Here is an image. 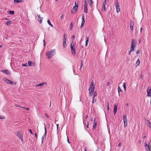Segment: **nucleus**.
I'll use <instances>...</instances> for the list:
<instances>
[{
    "label": "nucleus",
    "mask_w": 151,
    "mask_h": 151,
    "mask_svg": "<svg viewBox=\"0 0 151 151\" xmlns=\"http://www.w3.org/2000/svg\"><path fill=\"white\" fill-rule=\"evenodd\" d=\"M55 50H51L46 52V55L47 56V58L50 59L54 55V53L55 52Z\"/></svg>",
    "instance_id": "1"
},
{
    "label": "nucleus",
    "mask_w": 151,
    "mask_h": 151,
    "mask_svg": "<svg viewBox=\"0 0 151 151\" xmlns=\"http://www.w3.org/2000/svg\"><path fill=\"white\" fill-rule=\"evenodd\" d=\"M74 45H75L73 44V41L71 44L70 48L72 54L73 55H75L76 54V49Z\"/></svg>",
    "instance_id": "2"
},
{
    "label": "nucleus",
    "mask_w": 151,
    "mask_h": 151,
    "mask_svg": "<svg viewBox=\"0 0 151 151\" xmlns=\"http://www.w3.org/2000/svg\"><path fill=\"white\" fill-rule=\"evenodd\" d=\"M115 6L116 7V12L118 13L120 11V8L118 0L116 1Z\"/></svg>",
    "instance_id": "3"
},
{
    "label": "nucleus",
    "mask_w": 151,
    "mask_h": 151,
    "mask_svg": "<svg viewBox=\"0 0 151 151\" xmlns=\"http://www.w3.org/2000/svg\"><path fill=\"white\" fill-rule=\"evenodd\" d=\"M22 141L23 139V136L21 132L20 133V132H16L15 134Z\"/></svg>",
    "instance_id": "4"
},
{
    "label": "nucleus",
    "mask_w": 151,
    "mask_h": 151,
    "mask_svg": "<svg viewBox=\"0 0 151 151\" xmlns=\"http://www.w3.org/2000/svg\"><path fill=\"white\" fill-rule=\"evenodd\" d=\"M150 142L148 143V144L147 145L146 142L145 144V147L146 148L147 151H150Z\"/></svg>",
    "instance_id": "5"
},
{
    "label": "nucleus",
    "mask_w": 151,
    "mask_h": 151,
    "mask_svg": "<svg viewBox=\"0 0 151 151\" xmlns=\"http://www.w3.org/2000/svg\"><path fill=\"white\" fill-rule=\"evenodd\" d=\"M137 45V42L134 39H132L131 40V46L133 47H136Z\"/></svg>",
    "instance_id": "6"
},
{
    "label": "nucleus",
    "mask_w": 151,
    "mask_h": 151,
    "mask_svg": "<svg viewBox=\"0 0 151 151\" xmlns=\"http://www.w3.org/2000/svg\"><path fill=\"white\" fill-rule=\"evenodd\" d=\"M147 96H151V88L149 87H148L147 89Z\"/></svg>",
    "instance_id": "7"
},
{
    "label": "nucleus",
    "mask_w": 151,
    "mask_h": 151,
    "mask_svg": "<svg viewBox=\"0 0 151 151\" xmlns=\"http://www.w3.org/2000/svg\"><path fill=\"white\" fill-rule=\"evenodd\" d=\"M118 105L115 104L114 105V115H115L117 111V106H118Z\"/></svg>",
    "instance_id": "8"
},
{
    "label": "nucleus",
    "mask_w": 151,
    "mask_h": 151,
    "mask_svg": "<svg viewBox=\"0 0 151 151\" xmlns=\"http://www.w3.org/2000/svg\"><path fill=\"white\" fill-rule=\"evenodd\" d=\"M37 16H38V19H37L39 21V22L40 24H41L42 23V20L43 19V18L40 17V15L37 14Z\"/></svg>",
    "instance_id": "9"
},
{
    "label": "nucleus",
    "mask_w": 151,
    "mask_h": 151,
    "mask_svg": "<svg viewBox=\"0 0 151 151\" xmlns=\"http://www.w3.org/2000/svg\"><path fill=\"white\" fill-rule=\"evenodd\" d=\"M1 71L6 74L11 75L9 71L7 70H1Z\"/></svg>",
    "instance_id": "10"
},
{
    "label": "nucleus",
    "mask_w": 151,
    "mask_h": 151,
    "mask_svg": "<svg viewBox=\"0 0 151 151\" xmlns=\"http://www.w3.org/2000/svg\"><path fill=\"white\" fill-rule=\"evenodd\" d=\"M123 119L124 121V123L126 122H127V119L126 116V114H124L123 116Z\"/></svg>",
    "instance_id": "11"
},
{
    "label": "nucleus",
    "mask_w": 151,
    "mask_h": 151,
    "mask_svg": "<svg viewBox=\"0 0 151 151\" xmlns=\"http://www.w3.org/2000/svg\"><path fill=\"white\" fill-rule=\"evenodd\" d=\"M95 119H94V123L93 125V130H94L96 128V127L97 125V122H95Z\"/></svg>",
    "instance_id": "12"
},
{
    "label": "nucleus",
    "mask_w": 151,
    "mask_h": 151,
    "mask_svg": "<svg viewBox=\"0 0 151 151\" xmlns=\"http://www.w3.org/2000/svg\"><path fill=\"white\" fill-rule=\"evenodd\" d=\"M23 0H14V2L16 4H17L23 1Z\"/></svg>",
    "instance_id": "13"
},
{
    "label": "nucleus",
    "mask_w": 151,
    "mask_h": 151,
    "mask_svg": "<svg viewBox=\"0 0 151 151\" xmlns=\"http://www.w3.org/2000/svg\"><path fill=\"white\" fill-rule=\"evenodd\" d=\"M87 6L88 5H84V12L86 13H87V12H88V8H87Z\"/></svg>",
    "instance_id": "14"
},
{
    "label": "nucleus",
    "mask_w": 151,
    "mask_h": 151,
    "mask_svg": "<svg viewBox=\"0 0 151 151\" xmlns=\"http://www.w3.org/2000/svg\"><path fill=\"white\" fill-rule=\"evenodd\" d=\"M94 87H90L89 91H91V92H94Z\"/></svg>",
    "instance_id": "15"
},
{
    "label": "nucleus",
    "mask_w": 151,
    "mask_h": 151,
    "mask_svg": "<svg viewBox=\"0 0 151 151\" xmlns=\"http://www.w3.org/2000/svg\"><path fill=\"white\" fill-rule=\"evenodd\" d=\"M78 5L74 6L73 8V10H74L75 12H76L78 10Z\"/></svg>",
    "instance_id": "16"
},
{
    "label": "nucleus",
    "mask_w": 151,
    "mask_h": 151,
    "mask_svg": "<svg viewBox=\"0 0 151 151\" xmlns=\"http://www.w3.org/2000/svg\"><path fill=\"white\" fill-rule=\"evenodd\" d=\"M85 40H86L85 45L86 46H87V45L88 43V41H89L88 37H86L85 38Z\"/></svg>",
    "instance_id": "17"
},
{
    "label": "nucleus",
    "mask_w": 151,
    "mask_h": 151,
    "mask_svg": "<svg viewBox=\"0 0 151 151\" xmlns=\"http://www.w3.org/2000/svg\"><path fill=\"white\" fill-rule=\"evenodd\" d=\"M3 80H4L8 84H10L11 81L8 80L6 78H3Z\"/></svg>",
    "instance_id": "18"
},
{
    "label": "nucleus",
    "mask_w": 151,
    "mask_h": 151,
    "mask_svg": "<svg viewBox=\"0 0 151 151\" xmlns=\"http://www.w3.org/2000/svg\"><path fill=\"white\" fill-rule=\"evenodd\" d=\"M28 64L29 66H32L34 65V64L32 62L30 61H29L28 62Z\"/></svg>",
    "instance_id": "19"
},
{
    "label": "nucleus",
    "mask_w": 151,
    "mask_h": 151,
    "mask_svg": "<svg viewBox=\"0 0 151 151\" xmlns=\"http://www.w3.org/2000/svg\"><path fill=\"white\" fill-rule=\"evenodd\" d=\"M46 137V134H44V135L42 136V143L43 142L44 139H45Z\"/></svg>",
    "instance_id": "20"
},
{
    "label": "nucleus",
    "mask_w": 151,
    "mask_h": 151,
    "mask_svg": "<svg viewBox=\"0 0 151 151\" xmlns=\"http://www.w3.org/2000/svg\"><path fill=\"white\" fill-rule=\"evenodd\" d=\"M118 91L119 93V96H120V92H122V90L121 89L119 86L118 87Z\"/></svg>",
    "instance_id": "21"
},
{
    "label": "nucleus",
    "mask_w": 151,
    "mask_h": 151,
    "mask_svg": "<svg viewBox=\"0 0 151 151\" xmlns=\"http://www.w3.org/2000/svg\"><path fill=\"white\" fill-rule=\"evenodd\" d=\"M102 11L103 12H104L106 11L105 5H103L102 7Z\"/></svg>",
    "instance_id": "22"
},
{
    "label": "nucleus",
    "mask_w": 151,
    "mask_h": 151,
    "mask_svg": "<svg viewBox=\"0 0 151 151\" xmlns=\"http://www.w3.org/2000/svg\"><path fill=\"white\" fill-rule=\"evenodd\" d=\"M73 22H72L70 25V30H71L72 29L73 27Z\"/></svg>",
    "instance_id": "23"
},
{
    "label": "nucleus",
    "mask_w": 151,
    "mask_h": 151,
    "mask_svg": "<svg viewBox=\"0 0 151 151\" xmlns=\"http://www.w3.org/2000/svg\"><path fill=\"white\" fill-rule=\"evenodd\" d=\"M8 13L11 15H13L14 13V12L13 11H8Z\"/></svg>",
    "instance_id": "24"
},
{
    "label": "nucleus",
    "mask_w": 151,
    "mask_h": 151,
    "mask_svg": "<svg viewBox=\"0 0 151 151\" xmlns=\"http://www.w3.org/2000/svg\"><path fill=\"white\" fill-rule=\"evenodd\" d=\"M63 42H66V36L65 35V34H64L63 36Z\"/></svg>",
    "instance_id": "25"
},
{
    "label": "nucleus",
    "mask_w": 151,
    "mask_h": 151,
    "mask_svg": "<svg viewBox=\"0 0 151 151\" xmlns=\"http://www.w3.org/2000/svg\"><path fill=\"white\" fill-rule=\"evenodd\" d=\"M47 22L48 24L52 27H53V25L51 24L50 22L49 19H48L47 21Z\"/></svg>",
    "instance_id": "26"
},
{
    "label": "nucleus",
    "mask_w": 151,
    "mask_h": 151,
    "mask_svg": "<svg viewBox=\"0 0 151 151\" xmlns=\"http://www.w3.org/2000/svg\"><path fill=\"white\" fill-rule=\"evenodd\" d=\"M147 122H148V123L147 124L148 126L151 129V123L148 120H147Z\"/></svg>",
    "instance_id": "27"
},
{
    "label": "nucleus",
    "mask_w": 151,
    "mask_h": 151,
    "mask_svg": "<svg viewBox=\"0 0 151 151\" xmlns=\"http://www.w3.org/2000/svg\"><path fill=\"white\" fill-rule=\"evenodd\" d=\"M130 26H134V22L132 20H131L130 21Z\"/></svg>",
    "instance_id": "28"
},
{
    "label": "nucleus",
    "mask_w": 151,
    "mask_h": 151,
    "mask_svg": "<svg viewBox=\"0 0 151 151\" xmlns=\"http://www.w3.org/2000/svg\"><path fill=\"white\" fill-rule=\"evenodd\" d=\"M6 24L8 26L11 23V21L9 20L6 22Z\"/></svg>",
    "instance_id": "29"
},
{
    "label": "nucleus",
    "mask_w": 151,
    "mask_h": 151,
    "mask_svg": "<svg viewBox=\"0 0 151 151\" xmlns=\"http://www.w3.org/2000/svg\"><path fill=\"white\" fill-rule=\"evenodd\" d=\"M126 83L124 82L123 83V87L124 88V90L125 91L126 90Z\"/></svg>",
    "instance_id": "30"
},
{
    "label": "nucleus",
    "mask_w": 151,
    "mask_h": 151,
    "mask_svg": "<svg viewBox=\"0 0 151 151\" xmlns=\"http://www.w3.org/2000/svg\"><path fill=\"white\" fill-rule=\"evenodd\" d=\"M44 84V83H40L36 85V86H43Z\"/></svg>",
    "instance_id": "31"
},
{
    "label": "nucleus",
    "mask_w": 151,
    "mask_h": 151,
    "mask_svg": "<svg viewBox=\"0 0 151 151\" xmlns=\"http://www.w3.org/2000/svg\"><path fill=\"white\" fill-rule=\"evenodd\" d=\"M94 92L93 95V99H94L95 98V96H97L96 92V91H95L94 92Z\"/></svg>",
    "instance_id": "32"
},
{
    "label": "nucleus",
    "mask_w": 151,
    "mask_h": 151,
    "mask_svg": "<svg viewBox=\"0 0 151 151\" xmlns=\"http://www.w3.org/2000/svg\"><path fill=\"white\" fill-rule=\"evenodd\" d=\"M63 47L64 48L66 46V42H63Z\"/></svg>",
    "instance_id": "33"
},
{
    "label": "nucleus",
    "mask_w": 151,
    "mask_h": 151,
    "mask_svg": "<svg viewBox=\"0 0 151 151\" xmlns=\"http://www.w3.org/2000/svg\"><path fill=\"white\" fill-rule=\"evenodd\" d=\"M44 129H45V134H46L47 133V129L45 124H44Z\"/></svg>",
    "instance_id": "34"
},
{
    "label": "nucleus",
    "mask_w": 151,
    "mask_h": 151,
    "mask_svg": "<svg viewBox=\"0 0 151 151\" xmlns=\"http://www.w3.org/2000/svg\"><path fill=\"white\" fill-rule=\"evenodd\" d=\"M136 64H137V65H138L139 64L140 60H139V59H137V60L136 62Z\"/></svg>",
    "instance_id": "35"
},
{
    "label": "nucleus",
    "mask_w": 151,
    "mask_h": 151,
    "mask_svg": "<svg viewBox=\"0 0 151 151\" xmlns=\"http://www.w3.org/2000/svg\"><path fill=\"white\" fill-rule=\"evenodd\" d=\"M124 127L125 128L127 127V122H124Z\"/></svg>",
    "instance_id": "36"
},
{
    "label": "nucleus",
    "mask_w": 151,
    "mask_h": 151,
    "mask_svg": "<svg viewBox=\"0 0 151 151\" xmlns=\"http://www.w3.org/2000/svg\"><path fill=\"white\" fill-rule=\"evenodd\" d=\"M17 83L16 82H14L13 81H11L10 84H14L16 85V84Z\"/></svg>",
    "instance_id": "37"
},
{
    "label": "nucleus",
    "mask_w": 151,
    "mask_h": 151,
    "mask_svg": "<svg viewBox=\"0 0 151 151\" xmlns=\"http://www.w3.org/2000/svg\"><path fill=\"white\" fill-rule=\"evenodd\" d=\"M130 28L132 31H133L134 29V26H130Z\"/></svg>",
    "instance_id": "38"
},
{
    "label": "nucleus",
    "mask_w": 151,
    "mask_h": 151,
    "mask_svg": "<svg viewBox=\"0 0 151 151\" xmlns=\"http://www.w3.org/2000/svg\"><path fill=\"white\" fill-rule=\"evenodd\" d=\"M85 19H82L81 24H84L85 23Z\"/></svg>",
    "instance_id": "39"
},
{
    "label": "nucleus",
    "mask_w": 151,
    "mask_h": 151,
    "mask_svg": "<svg viewBox=\"0 0 151 151\" xmlns=\"http://www.w3.org/2000/svg\"><path fill=\"white\" fill-rule=\"evenodd\" d=\"M81 66H80V68H81H81L83 66V61L82 60H81Z\"/></svg>",
    "instance_id": "40"
},
{
    "label": "nucleus",
    "mask_w": 151,
    "mask_h": 151,
    "mask_svg": "<svg viewBox=\"0 0 151 151\" xmlns=\"http://www.w3.org/2000/svg\"><path fill=\"white\" fill-rule=\"evenodd\" d=\"M63 14H62L60 17L61 19L62 20L63 19Z\"/></svg>",
    "instance_id": "41"
},
{
    "label": "nucleus",
    "mask_w": 151,
    "mask_h": 151,
    "mask_svg": "<svg viewBox=\"0 0 151 151\" xmlns=\"http://www.w3.org/2000/svg\"><path fill=\"white\" fill-rule=\"evenodd\" d=\"M75 6H77V5H78V1H76L75 3Z\"/></svg>",
    "instance_id": "42"
},
{
    "label": "nucleus",
    "mask_w": 151,
    "mask_h": 151,
    "mask_svg": "<svg viewBox=\"0 0 151 151\" xmlns=\"http://www.w3.org/2000/svg\"><path fill=\"white\" fill-rule=\"evenodd\" d=\"M89 93H90V94H89L90 96H92V95H93V93H93V92H91V91H89Z\"/></svg>",
    "instance_id": "43"
},
{
    "label": "nucleus",
    "mask_w": 151,
    "mask_h": 151,
    "mask_svg": "<svg viewBox=\"0 0 151 151\" xmlns=\"http://www.w3.org/2000/svg\"><path fill=\"white\" fill-rule=\"evenodd\" d=\"M22 65L23 66H27L28 65L27 64V63H25V64H23Z\"/></svg>",
    "instance_id": "44"
},
{
    "label": "nucleus",
    "mask_w": 151,
    "mask_h": 151,
    "mask_svg": "<svg viewBox=\"0 0 151 151\" xmlns=\"http://www.w3.org/2000/svg\"><path fill=\"white\" fill-rule=\"evenodd\" d=\"M5 119V117L4 116H0V119Z\"/></svg>",
    "instance_id": "45"
},
{
    "label": "nucleus",
    "mask_w": 151,
    "mask_h": 151,
    "mask_svg": "<svg viewBox=\"0 0 151 151\" xmlns=\"http://www.w3.org/2000/svg\"><path fill=\"white\" fill-rule=\"evenodd\" d=\"M75 38V36L74 35H73L71 37V38L73 40Z\"/></svg>",
    "instance_id": "46"
},
{
    "label": "nucleus",
    "mask_w": 151,
    "mask_h": 151,
    "mask_svg": "<svg viewBox=\"0 0 151 151\" xmlns=\"http://www.w3.org/2000/svg\"><path fill=\"white\" fill-rule=\"evenodd\" d=\"M130 49H132L133 51H134V47H131Z\"/></svg>",
    "instance_id": "47"
},
{
    "label": "nucleus",
    "mask_w": 151,
    "mask_h": 151,
    "mask_svg": "<svg viewBox=\"0 0 151 151\" xmlns=\"http://www.w3.org/2000/svg\"><path fill=\"white\" fill-rule=\"evenodd\" d=\"M90 1L88 2V3L90 4V3H91V4H93V2L92 1V0H89Z\"/></svg>",
    "instance_id": "48"
},
{
    "label": "nucleus",
    "mask_w": 151,
    "mask_h": 151,
    "mask_svg": "<svg viewBox=\"0 0 151 151\" xmlns=\"http://www.w3.org/2000/svg\"><path fill=\"white\" fill-rule=\"evenodd\" d=\"M106 0H105L103 2V5H106Z\"/></svg>",
    "instance_id": "49"
},
{
    "label": "nucleus",
    "mask_w": 151,
    "mask_h": 151,
    "mask_svg": "<svg viewBox=\"0 0 151 151\" xmlns=\"http://www.w3.org/2000/svg\"><path fill=\"white\" fill-rule=\"evenodd\" d=\"M45 115L46 116V117H47L48 118H49V116L47 114L45 113Z\"/></svg>",
    "instance_id": "50"
},
{
    "label": "nucleus",
    "mask_w": 151,
    "mask_h": 151,
    "mask_svg": "<svg viewBox=\"0 0 151 151\" xmlns=\"http://www.w3.org/2000/svg\"><path fill=\"white\" fill-rule=\"evenodd\" d=\"M140 53V51L139 50H138L136 52V53L137 54H139Z\"/></svg>",
    "instance_id": "51"
},
{
    "label": "nucleus",
    "mask_w": 151,
    "mask_h": 151,
    "mask_svg": "<svg viewBox=\"0 0 151 151\" xmlns=\"http://www.w3.org/2000/svg\"><path fill=\"white\" fill-rule=\"evenodd\" d=\"M110 84V83L109 82H108L107 83V86H109Z\"/></svg>",
    "instance_id": "52"
},
{
    "label": "nucleus",
    "mask_w": 151,
    "mask_h": 151,
    "mask_svg": "<svg viewBox=\"0 0 151 151\" xmlns=\"http://www.w3.org/2000/svg\"><path fill=\"white\" fill-rule=\"evenodd\" d=\"M85 19L84 14H82V19Z\"/></svg>",
    "instance_id": "53"
},
{
    "label": "nucleus",
    "mask_w": 151,
    "mask_h": 151,
    "mask_svg": "<svg viewBox=\"0 0 151 151\" xmlns=\"http://www.w3.org/2000/svg\"><path fill=\"white\" fill-rule=\"evenodd\" d=\"M29 131L32 134H33V133L32 132V130L31 129H29Z\"/></svg>",
    "instance_id": "54"
},
{
    "label": "nucleus",
    "mask_w": 151,
    "mask_h": 151,
    "mask_svg": "<svg viewBox=\"0 0 151 151\" xmlns=\"http://www.w3.org/2000/svg\"><path fill=\"white\" fill-rule=\"evenodd\" d=\"M91 85H95V84H94V82H93V81H92L91 82Z\"/></svg>",
    "instance_id": "55"
},
{
    "label": "nucleus",
    "mask_w": 151,
    "mask_h": 151,
    "mask_svg": "<svg viewBox=\"0 0 151 151\" xmlns=\"http://www.w3.org/2000/svg\"><path fill=\"white\" fill-rule=\"evenodd\" d=\"M84 3H85V4L84 5H88V4H87V1H86V0H85V1H84Z\"/></svg>",
    "instance_id": "56"
},
{
    "label": "nucleus",
    "mask_w": 151,
    "mask_h": 151,
    "mask_svg": "<svg viewBox=\"0 0 151 151\" xmlns=\"http://www.w3.org/2000/svg\"><path fill=\"white\" fill-rule=\"evenodd\" d=\"M90 120L91 121H93V118L91 117L90 118Z\"/></svg>",
    "instance_id": "57"
},
{
    "label": "nucleus",
    "mask_w": 151,
    "mask_h": 151,
    "mask_svg": "<svg viewBox=\"0 0 151 151\" xmlns=\"http://www.w3.org/2000/svg\"><path fill=\"white\" fill-rule=\"evenodd\" d=\"M35 137L37 139V133H35Z\"/></svg>",
    "instance_id": "58"
},
{
    "label": "nucleus",
    "mask_w": 151,
    "mask_h": 151,
    "mask_svg": "<svg viewBox=\"0 0 151 151\" xmlns=\"http://www.w3.org/2000/svg\"><path fill=\"white\" fill-rule=\"evenodd\" d=\"M88 126H89V123L88 122L87 125H86V127L87 128H88Z\"/></svg>",
    "instance_id": "59"
},
{
    "label": "nucleus",
    "mask_w": 151,
    "mask_h": 151,
    "mask_svg": "<svg viewBox=\"0 0 151 151\" xmlns=\"http://www.w3.org/2000/svg\"><path fill=\"white\" fill-rule=\"evenodd\" d=\"M92 104H93L94 103V99L92 98Z\"/></svg>",
    "instance_id": "60"
},
{
    "label": "nucleus",
    "mask_w": 151,
    "mask_h": 151,
    "mask_svg": "<svg viewBox=\"0 0 151 151\" xmlns=\"http://www.w3.org/2000/svg\"><path fill=\"white\" fill-rule=\"evenodd\" d=\"M67 142H68L69 143H70V142L69 141V139L68 138V137H67Z\"/></svg>",
    "instance_id": "61"
},
{
    "label": "nucleus",
    "mask_w": 151,
    "mask_h": 151,
    "mask_svg": "<svg viewBox=\"0 0 151 151\" xmlns=\"http://www.w3.org/2000/svg\"><path fill=\"white\" fill-rule=\"evenodd\" d=\"M83 25H84V24H81V27H80V28H82V27H83Z\"/></svg>",
    "instance_id": "62"
},
{
    "label": "nucleus",
    "mask_w": 151,
    "mask_h": 151,
    "mask_svg": "<svg viewBox=\"0 0 151 151\" xmlns=\"http://www.w3.org/2000/svg\"><path fill=\"white\" fill-rule=\"evenodd\" d=\"M94 86H95V85H92L91 84L90 87H94Z\"/></svg>",
    "instance_id": "63"
},
{
    "label": "nucleus",
    "mask_w": 151,
    "mask_h": 151,
    "mask_svg": "<svg viewBox=\"0 0 151 151\" xmlns=\"http://www.w3.org/2000/svg\"><path fill=\"white\" fill-rule=\"evenodd\" d=\"M107 109L108 110H109V106H107Z\"/></svg>",
    "instance_id": "64"
}]
</instances>
